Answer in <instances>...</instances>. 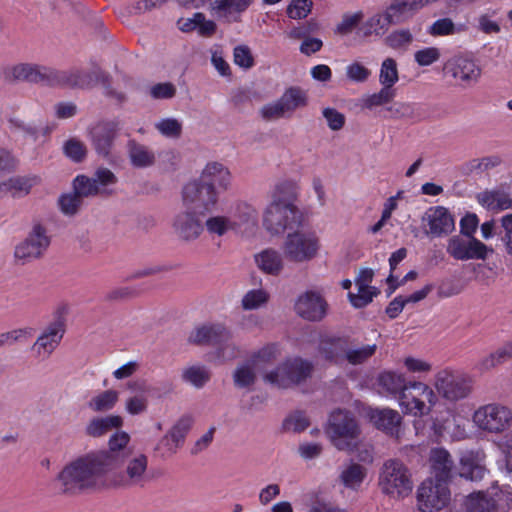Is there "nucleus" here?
<instances>
[{"label": "nucleus", "instance_id": "obj_1", "mask_svg": "<svg viewBox=\"0 0 512 512\" xmlns=\"http://www.w3.org/2000/svg\"><path fill=\"white\" fill-rule=\"evenodd\" d=\"M109 470L94 450L79 454L66 462L55 477V482L66 496L108 489Z\"/></svg>", "mask_w": 512, "mask_h": 512}, {"label": "nucleus", "instance_id": "obj_2", "mask_svg": "<svg viewBox=\"0 0 512 512\" xmlns=\"http://www.w3.org/2000/svg\"><path fill=\"white\" fill-rule=\"evenodd\" d=\"M296 186L290 181L278 182L270 191V201L262 213V225L271 235H280L299 227L303 213L296 204Z\"/></svg>", "mask_w": 512, "mask_h": 512}, {"label": "nucleus", "instance_id": "obj_3", "mask_svg": "<svg viewBox=\"0 0 512 512\" xmlns=\"http://www.w3.org/2000/svg\"><path fill=\"white\" fill-rule=\"evenodd\" d=\"M232 185V174L228 167L216 161L209 162L202 169L198 179L185 184L184 202L203 209H214L221 193Z\"/></svg>", "mask_w": 512, "mask_h": 512}, {"label": "nucleus", "instance_id": "obj_4", "mask_svg": "<svg viewBox=\"0 0 512 512\" xmlns=\"http://www.w3.org/2000/svg\"><path fill=\"white\" fill-rule=\"evenodd\" d=\"M281 249L288 262L306 264L318 257L321 250L320 237L314 230L299 228L286 234Z\"/></svg>", "mask_w": 512, "mask_h": 512}, {"label": "nucleus", "instance_id": "obj_5", "mask_svg": "<svg viewBox=\"0 0 512 512\" xmlns=\"http://www.w3.org/2000/svg\"><path fill=\"white\" fill-rule=\"evenodd\" d=\"M325 434L337 450L352 452L357 448L361 429L351 412L338 409L330 414Z\"/></svg>", "mask_w": 512, "mask_h": 512}, {"label": "nucleus", "instance_id": "obj_6", "mask_svg": "<svg viewBox=\"0 0 512 512\" xmlns=\"http://www.w3.org/2000/svg\"><path fill=\"white\" fill-rule=\"evenodd\" d=\"M438 401L433 387L422 381H409L407 389L398 397L402 413L415 418L428 416Z\"/></svg>", "mask_w": 512, "mask_h": 512}, {"label": "nucleus", "instance_id": "obj_7", "mask_svg": "<svg viewBox=\"0 0 512 512\" xmlns=\"http://www.w3.org/2000/svg\"><path fill=\"white\" fill-rule=\"evenodd\" d=\"M148 456L137 453L130 457L122 471L112 470L108 474V489L143 488L149 482Z\"/></svg>", "mask_w": 512, "mask_h": 512}, {"label": "nucleus", "instance_id": "obj_8", "mask_svg": "<svg viewBox=\"0 0 512 512\" xmlns=\"http://www.w3.org/2000/svg\"><path fill=\"white\" fill-rule=\"evenodd\" d=\"M434 390L448 402L466 399L472 392V379L461 372L442 369L434 376Z\"/></svg>", "mask_w": 512, "mask_h": 512}, {"label": "nucleus", "instance_id": "obj_9", "mask_svg": "<svg viewBox=\"0 0 512 512\" xmlns=\"http://www.w3.org/2000/svg\"><path fill=\"white\" fill-rule=\"evenodd\" d=\"M181 204L182 210L174 216L172 227L178 238L191 242L198 239L204 231L202 217L214 209H203L196 205H186L183 190L181 192Z\"/></svg>", "mask_w": 512, "mask_h": 512}, {"label": "nucleus", "instance_id": "obj_10", "mask_svg": "<svg viewBox=\"0 0 512 512\" xmlns=\"http://www.w3.org/2000/svg\"><path fill=\"white\" fill-rule=\"evenodd\" d=\"M474 425L487 433H502L512 423V410L499 403H489L478 407L473 415Z\"/></svg>", "mask_w": 512, "mask_h": 512}, {"label": "nucleus", "instance_id": "obj_11", "mask_svg": "<svg viewBox=\"0 0 512 512\" xmlns=\"http://www.w3.org/2000/svg\"><path fill=\"white\" fill-rule=\"evenodd\" d=\"M67 312V305L59 306L56 310V318L39 334L31 347L36 358L40 360L48 359L59 346L66 330L63 315Z\"/></svg>", "mask_w": 512, "mask_h": 512}, {"label": "nucleus", "instance_id": "obj_12", "mask_svg": "<svg viewBox=\"0 0 512 512\" xmlns=\"http://www.w3.org/2000/svg\"><path fill=\"white\" fill-rule=\"evenodd\" d=\"M379 485L385 494L404 496L412 491L411 475L399 460H387L380 471Z\"/></svg>", "mask_w": 512, "mask_h": 512}, {"label": "nucleus", "instance_id": "obj_13", "mask_svg": "<svg viewBox=\"0 0 512 512\" xmlns=\"http://www.w3.org/2000/svg\"><path fill=\"white\" fill-rule=\"evenodd\" d=\"M311 362L302 358L287 359L275 369L264 374V380L279 387L299 384L311 376Z\"/></svg>", "mask_w": 512, "mask_h": 512}, {"label": "nucleus", "instance_id": "obj_14", "mask_svg": "<svg viewBox=\"0 0 512 512\" xmlns=\"http://www.w3.org/2000/svg\"><path fill=\"white\" fill-rule=\"evenodd\" d=\"M120 129V122L116 119L99 120L88 127L87 137L99 157L111 158Z\"/></svg>", "mask_w": 512, "mask_h": 512}, {"label": "nucleus", "instance_id": "obj_15", "mask_svg": "<svg viewBox=\"0 0 512 512\" xmlns=\"http://www.w3.org/2000/svg\"><path fill=\"white\" fill-rule=\"evenodd\" d=\"M1 76L8 83L29 82L54 85L55 70L34 63H17L3 67Z\"/></svg>", "mask_w": 512, "mask_h": 512}, {"label": "nucleus", "instance_id": "obj_16", "mask_svg": "<svg viewBox=\"0 0 512 512\" xmlns=\"http://www.w3.org/2000/svg\"><path fill=\"white\" fill-rule=\"evenodd\" d=\"M451 500L448 482L429 478L418 488V501L428 511H440L447 507Z\"/></svg>", "mask_w": 512, "mask_h": 512}, {"label": "nucleus", "instance_id": "obj_17", "mask_svg": "<svg viewBox=\"0 0 512 512\" xmlns=\"http://www.w3.org/2000/svg\"><path fill=\"white\" fill-rule=\"evenodd\" d=\"M447 253L456 260H485L493 249L486 246L475 237L456 235L451 237L447 243Z\"/></svg>", "mask_w": 512, "mask_h": 512}, {"label": "nucleus", "instance_id": "obj_18", "mask_svg": "<svg viewBox=\"0 0 512 512\" xmlns=\"http://www.w3.org/2000/svg\"><path fill=\"white\" fill-rule=\"evenodd\" d=\"M424 233L432 238H439L450 234L455 229L452 214L443 206L428 208L421 217Z\"/></svg>", "mask_w": 512, "mask_h": 512}, {"label": "nucleus", "instance_id": "obj_19", "mask_svg": "<svg viewBox=\"0 0 512 512\" xmlns=\"http://www.w3.org/2000/svg\"><path fill=\"white\" fill-rule=\"evenodd\" d=\"M117 177L108 168H99L93 177L78 175L73 182V190L81 197H90L105 193L107 187L114 185Z\"/></svg>", "mask_w": 512, "mask_h": 512}, {"label": "nucleus", "instance_id": "obj_20", "mask_svg": "<svg viewBox=\"0 0 512 512\" xmlns=\"http://www.w3.org/2000/svg\"><path fill=\"white\" fill-rule=\"evenodd\" d=\"M106 80V73L99 68H94L90 71L74 69L69 71H55L54 85L88 89L98 83H105Z\"/></svg>", "mask_w": 512, "mask_h": 512}, {"label": "nucleus", "instance_id": "obj_21", "mask_svg": "<svg viewBox=\"0 0 512 512\" xmlns=\"http://www.w3.org/2000/svg\"><path fill=\"white\" fill-rule=\"evenodd\" d=\"M50 245V238L41 225H35L25 241L16 246L14 255L22 263L41 257Z\"/></svg>", "mask_w": 512, "mask_h": 512}, {"label": "nucleus", "instance_id": "obj_22", "mask_svg": "<svg viewBox=\"0 0 512 512\" xmlns=\"http://www.w3.org/2000/svg\"><path fill=\"white\" fill-rule=\"evenodd\" d=\"M254 2L255 0H214L210 2L208 11L218 21L227 24L240 23Z\"/></svg>", "mask_w": 512, "mask_h": 512}, {"label": "nucleus", "instance_id": "obj_23", "mask_svg": "<svg viewBox=\"0 0 512 512\" xmlns=\"http://www.w3.org/2000/svg\"><path fill=\"white\" fill-rule=\"evenodd\" d=\"M444 71L456 82L469 86L479 81L482 70L480 66L471 58L465 56H455L449 59Z\"/></svg>", "mask_w": 512, "mask_h": 512}, {"label": "nucleus", "instance_id": "obj_24", "mask_svg": "<svg viewBox=\"0 0 512 512\" xmlns=\"http://www.w3.org/2000/svg\"><path fill=\"white\" fill-rule=\"evenodd\" d=\"M193 424L191 416L180 417L166 434L158 441L155 449L163 456H171L184 444L185 438Z\"/></svg>", "mask_w": 512, "mask_h": 512}, {"label": "nucleus", "instance_id": "obj_25", "mask_svg": "<svg viewBox=\"0 0 512 512\" xmlns=\"http://www.w3.org/2000/svg\"><path fill=\"white\" fill-rule=\"evenodd\" d=\"M368 417L373 426L378 430L395 439H400L403 418L397 410L388 407L373 408L369 410Z\"/></svg>", "mask_w": 512, "mask_h": 512}, {"label": "nucleus", "instance_id": "obj_26", "mask_svg": "<svg viewBox=\"0 0 512 512\" xmlns=\"http://www.w3.org/2000/svg\"><path fill=\"white\" fill-rule=\"evenodd\" d=\"M432 429L439 436H448L453 441L464 440L468 437L466 419L453 410L447 411V416L435 417Z\"/></svg>", "mask_w": 512, "mask_h": 512}, {"label": "nucleus", "instance_id": "obj_27", "mask_svg": "<svg viewBox=\"0 0 512 512\" xmlns=\"http://www.w3.org/2000/svg\"><path fill=\"white\" fill-rule=\"evenodd\" d=\"M130 442V435L125 431H117L108 441L107 449L94 450L107 469L111 472L123 461L124 450Z\"/></svg>", "mask_w": 512, "mask_h": 512}, {"label": "nucleus", "instance_id": "obj_28", "mask_svg": "<svg viewBox=\"0 0 512 512\" xmlns=\"http://www.w3.org/2000/svg\"><path fill=\"white\" fill-rule=\"evenodd\" d=\"M230 218L237 232L251 231L258 225L259 212L254 204L239 200L231 206Z\"/></svg>", "mask_w": 512, "mask_h": 512}, {"label": "nucleus", "instance_id": "obj_29", "mask_svg": "<svg viewBox=\"0 0 512 512\" xmlns=\"http://www.w3.org/2000/svg\"><path fill=\"white\" fill-rule=\"evenodd\" d=\"M295 310L304 319L318 321L326 314V303L319 294L306 292L297 299Z\"/></svg>", "mask_w": 512, "mask_h": 512}, {"label": "nucleus", "instance_id": "obj_30", "mask_svg": "<svg viewBox=\"0 0 512 512\" xmlns=\"http://www.w3.org/2000/svg\"><path fill=\"white\" fill-rule=\"evenodd\" d=\"M484 458L482 451H464L460 456L459 476L471 481L482 479L486 473Z\"/></svg>", "mask_w": 512, "mask_h": 512}, {"label": "nucleus", "instance_id": "obj_31", "mask_svg": "<svg viewBox=\"0 0 512 512\" xmlns=\"http://www.w3.org/2000/svg\"><path fill=\"white\" fill-rule=\"evenodd\" d=\"M432 479L448 482L452 477L454 461L444 448H433L429 455Z\"/></svg>", "mask_w": 512, "mask_h": 512}, {"label": "nucleus", "instance_id": "obj_32", "mask_svg": "<svg viewBox=\"0 0 512 512\" xmlns=\"http://www.w3.org/2000/svg\"><path fill=\"white\" fill-rule=\"evenodd\" d=\"M177 27L185 33L196 31L201 37H211L217 30L216 22L208 19L202 12H195L191 17L180 18L177 21Z\"/></svg>", "mask_w": 512, "mask_h": 512}, {"label": "nucleus", "instance_id": "obj_33", "mask_svg": "<svg viewBox=\"0 0 512 512\" xmlns=\"http://www.w3.org/2000/svg\"><path fill=\"white\" fill-rule=\"evenodd\" d=\"M231 338L230 332L220 324L203 325L193 330L189 342L194 344H221Z\"/></svg>", "mask_w": 512, "mask_h": 512}, {"label": "nucleus", "instance_id": "obj_34", "mask_svg": "<svg viewBox=\"0 0 512 512\" xmlns=\"http://www.w3.org/2000/svg\"><path fill=\"white\" fill-rule=\"evenodd\" d=\"M285 257L274 248H266L254 255L257 268L265 274L278 276L284 270Z\"/></svg>", "mask_w": 512, "mask_h": 512}, {"label": "nucleus", "instance_id": "obj_35", "mask_svg": "<svg viewBox=\"0 0 512 512\" xmlns=\"http://www.w3.org/2000/svg\"><path fill=\"white\" fill-rule=\"evenodd\" d=\"M127 153L134 168L143 169L155 164L156 155L154 150L134 139L127 142Z\"/></svg>", "mask_w": 512, "mask_h": 512}, {"label": "nucleus", "instance_id": "obj_36", "mask_svg": "<svg viewBox=\"0 0 512 512\" xmlns=\"http://www.w3.org/2000/svg\"><path fill=\"white\" fill-rule=\"evenodd\" d=\"M377 382L384 393L397 399L409 385V381L406 380L404 374L395 371L380 373Z\"/></svg>", "mask_w": 512, "mask_h": 512}, {"label": "nucleus", "instance_id": "obj_37", "mask_svg": "<svg viewBox=\"0 0 512 512\" xmlns=\"http://www.w3.org/2000/svg\"><path fill=\"white\" fill-rule=\"evenodd\" d=\"M500 500L501 497L495 489L487 493L477 492L468 497L466 508L469 512H492Z\"/></svg>", "mask_w": 512, "mask_h": 512}, {"label": "nucleus", "instance_id": "obj_38", "mask_svg": "<svg viewBox=\"0 0 512 512\" xmlns=\"http://www.w3.org/2000/svg\"><path fill=\"white\" fill-rule=\"evenodd\" d=\"M366 477V467L355 462H351L344 466L339 475L340 482L343 486L354 491L360 489Z\"/></svg>", "mask_w": 512, "mask_h": 512}, {"label": "nucleus", "instance_id": "obj_39", "mask_svg": "<svg viewBox=\"0 0 512 512\" xmlns=\"http://www.w3.org/2000/svg\"><path fill=\"white\" fill-rule=\"evenodd\" d=\"M123 425V419L119 415H108L105 417H95L91 419L85 427V433L93 438L105 435L113 428H120Z\"/></svg>", "mask_w": 512, "mask_h": 512}, {"label": "nucleus", "instance_id": "obj_40", "mask_svg": "<svg viewBox=\"0 0 512 512\" xmlns=\"http://www.w3.org/2000/svg\"><path fill=\"white\" fill-rule=\"evenodd\" d=\"M389 15L390 12L387 8L383 14L377 13L368 18L360 28V31L362 32L363 36H382L391 25L396 24L394 22V19L389 17Z\"/></svg>", "mask_w": 512, "mask_h": 512}, {"label": "nucleus", "instance_id": "obj_41", "mask_svg": "<svg viewBox=\"0 0 512 512\" xmlns=\"http://www.w3.org/2000/svg\"><path fill=\"white\" fill-rule=\"evenodd\" d=\"M477 200L483 207L492 211L512 209V199L503 192L485 191L477 195Z\"/></svg>", "mask_w": 512, "mask_h": 512}, {"label": "nucleus", "instance_id": "obj_42", "mask_svg": "<svg viewBox=\"0 0 512 512\" xmlns=\"http://www.w3.org/2000/svg\"><path fill=\"white\" fill-rule=\"evenodd\" d=\"M285 112L290 117L294 111L307 105V93L299 87H290L279 98Z\"/></svg>", "mask_w": 512, "mask_h": 512}, {"label": "nucleus", "instance_id": "obj_43", "mask_svg": "<svg viewBox=\"0 0 512 512\" xmlns=\"http://www.w3.org/2000/svg\"><path fill=\"white\" fill-rule=\"evenodd\" d=\"M347 344L341 339H328L320 343L319 351L328 361L335 364L344 363Z\"/></svg>", "mask_w": 512, "mask_h": 512}, {"label": "nucleus", "instance_id": "obj_44", "mask_svg": "<svg viewBox=\"0 0 512 512\" xmlns=\"http://www.w3.org/2000/svg\"><path fill=\"white\" fill-rule=\"evenodd\" d=\"M118 400L119 392L117 390L108 389L91 397L87 406L93 412H106L112 410Z\"/></svg>", "mask_w": 512, "mask_h": 512}, {"label": "nucleus", "instance_id": "obj_45", "mask_svg": "<svg viewBox=\"0 0 512 512\" xmlns=\"http://www.w3.org/2000/svg\"><path fill=\"white\" fill-rule=\"evenodd\" d=\"M508 358H512V339L497 349L495 352L481 359L476 365V368L480 372H486L493 369Z\"/></svg>", "mask_w": 512, "mask_h": 512}, {"label": "nucleus", "instance_id": "obj_46", "mask_svg": "<svg viewBox=\"0 0 512 512\" xmlns=\"http://www.w3.org/2000/svg\"><path fill=\"white\" fill-rule=\"evenodd\" d=\"M204 228L212 236L222 237L229 232H237L230 215H213L206 219Z\"/></svg>", "mask_w": 512, "mask_h": 512}, {"label": "nucleus", "instance_id": "obj_47", "mask_svg": "<svg viewBox=\"0 0 512 512\" xmlns=\"http://www.w3.org/2000/svg\"><path fill=\"white\" fill-rule=\"evenodd\" d=\"M376 344L346 346L344 361L351 365H360L367 362L376 352Z\"/></svg>", "mask_w": 512, "mask_h": 512}, {"label": "nucleus", "instance_id": "obj_48", "mask_svg": "<svg viewBox=\"0 0 512 512\" xmlns=\"http://www.w3.org/2000/svg\"><path fill=\"white\" fill-rule=\"evenodd\" d=\"M399 81L398 65L395 59L385 58L380 66L379 83L383 87L395 89L394 85Z\"/></svg>", "mask_w": 512, "mask_h": 512}, {"label": "nucleus", "instance_id": "obj_49", "mask_svg": "<svg viewBox=\"0 0 512 512\" xmlns=\"http://www.w3.org/2000/svg\"><path fill=\"white\" fill-rule=\"evenodd\" d=\"M279 354L278 346L269 344L253 353L248 360L258 371H262L268 364L275 361Z\"/></svg>", "mask_w": 512, "mask_h": 512}, {"label": "nucleus", "instance_id": "obj_50", "mask_svg": "<svg viewBox=\"0 0 512 512\" xmlns=\"http://www.w3.org/2000/svg\"><path fill=\"white\" fill-rule=\"evenodd\" d=\"M259 372L249 360L240 363L234 373V384L238 388H248L252 386L256 380V373Z\"/></svg>", "mask_w": 512, "mask_h": 512}, {"label": "nucleus", "instance_id": "obj_51", "mask_svg": "<svg viewBox=\"0 0 512 512\" xmlns=\"http://www.w3.org/2000/svg\"><path fill=\"white\" fill-rule=\"evenodd\" d=\"M155 129L165 138L179 139L183 131V123L174 117L161 118L154 124Z\"/></svg>", "mask_w": 512, "mask_h": 512}, {"label": "nucleus", "instance_id": "obj_52", "mask_svg": "<svg viewBox=\"0 0 512 512\" xmlns=\"http://www.w3.org/2000/svg\"><path fill=\"white\" fill-rule=\"evenodd\" d=\"M396 97V89H389L381 86L378 92L366 95L362 98V106L366 109H373L375 107L389 104Z\"/></svg>", "mask_w": 512, "mask_h": 512}, {"label": "nucleus", "instance_id": "obj_53", "mask_svg": "<svg viewBox=\"0 0 512 512\" xmlns=\"http://www.w3.org/2000/svg\"><path fill=\"white\" fill-rule=\"evenodd\" d=\"M63 153L73 162L80 163L86 159L88 148L82 140L72 137L64 142Z\"/></svg>", "mask_w": 512, "mask_h": 512}, {"label": "nucleus", "instance_id": "obj_54", "mask_svg": "<svg viewBox=\"0 0 512 512\" xmlns=\"http://www.w3.org/2000/svg\"><path fill=\"white\" fill-rule=\"evenodd\" d=\"M32 185L33 180L30 178L19 176L7 178L3 181H0V197H3L8 193H28Z\"/></svg>", "mask_w": 512, "mask_h": 512}, {"label": "nucleus", "instance_id": "obj_55", "mask_svg": "<svg viewBox=\"0 0 512 512\" xmlns=\"http://www.w3.org/2000/svg\"><path fill=\"white\" fill-rule=\"evenodd\" d=\"M414 41V35L409 29H397L392 31L386 38L387 46L394 50H406Z\"/></svg>", "mask_w": 512, "mask_h": 512}, {"label": "nucleus", "instance_id": "obj_56", "mask_svg": "<svg viewBox=\"0 0 512 512\" xmlns=\"http://www.w3.org/2000/svg\"><path fill=\"white\" fill-rule=\"evenodd\" d=\"M182 379L196 388H201L209 381L210 374L203 366H191L183 370Z\"/></svg>", "mask_w": 512, "mask_h": 512}, {"label": "nucleus", "instance_id": "obj_57", "mask_svg": "<svg viewBox=\"0 0 512 512\" xmlns=\"http://www.w3.org/2000/svg\"><path fill=\"white\" fill-rule=\"evenodd\" d=\"M500 159L496 156L475 158L466 162L462 169L465 174L483 173L499 165Z\"/></svg>", "mask_w": 512, "mask_h": 512}, {"label": "nucleus", "instance_id": "obj_58", "mask_svg": "<svg viewBox=\"0 0 512 512\" xmlns=\"http://www.w3.org/2000/svg\"><path fill=\"white\" fill-rule=\"evenodd\" d=\"M269 300V294L262 288L249 290L242 298L241 305L245 310H254L265 305Z\"/></svg>", "mask_w": 512, "mask_h": 512}, {"label": "nucleus", "instance_id": "obj_59", "mask_svg": "<svg viewBox=\"0 0 512 512\" xmlns=\"http://www.w3.org/2000/svg\"><path fill=\"white\" fill-rule=\"evenodd\" d=\"M459 31L452 19L447 17L434 21L427 28V33L433 37L454 35Z\"/></svg>", "mask_w": 512, "mask_h": 512}, {"label": "nucleus", "instance_id": "obj_60", "mask_svg": "<svg viewBox=\"0 0 512 512\" xmlns=\"http://www.w3.org/2000/svg\"><path fill=\"white\" fill-rule=\"evenodd\" d=\"M358 292L356 294L349 293L348 298L355 308H362L372 302L373 298L379 291L372 286H357Z\"/></svg>", "mask_w": 512, "mask_h": 512}, {"label": "nucleus", "instance_id": "obj_61", "mask_svg": "<svg viewBox=\"0 0 512 512\" xmlns=\"http://www.w3.org/2000/svg\"><path fill=\"white\" fill-rule=\"evenodd\" d=\"M413 57L420 67H427L440 60L441 50L435 46L424 47L415 51Z\"/></svg>", "mask_w": 512, "mask_h": 512}, {"label": "nucleus", "instance_id": "obj_62", "mask_svg": "<svg viewBox=\"0 0 512 512\" xmlns=\"http://www.w3.org/2000/svg\"><path fill=\"white\" fill-rule=\"evenodd\" d=\"M311 0H292L287 6V16L294 20L305 19L312 11Z\"/></svg>", "mask_w": 512, "mask_h": 512}, {"label": "nucleus", "instance_id": "obj_63", "mask_svg": "<svg viewBox=\"0 0 512 512\" xmlns=\"http://www.w3.org/2000/svg\"><path fill=\"white\" fill-rule=\"evenodd\" d=\"M363 18L364 14L362 11L345 13L336 26V33L340 35L350 34L362 22Z\"/></svg>", "mask_w": 512, "mask_h": 512}, {"label": "nucleus", "instance_id": "obj_64", "mask_svg": "<svg viewBox=\"0 0 512 512\" xmlns=\"http://www.w3.org/2000/svg\"><path fill=\"white\" fill-rule=\"evenodd\" d=\"M148 404V397L142 393H139L127 397L124 406L125 411L129 415L136 416L145 413L148 409Z\"/></svg>", "mask_w": 512, "mask_h": 512}]
</instances>
